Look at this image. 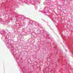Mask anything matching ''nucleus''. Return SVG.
I'll use <instances>...</instances> for the list:
<instances>
[{
	"label": "nucleus",
	"mask_w": 73,
	"mask_h": 73,
	"mask_svg": "<svg viewBox=\"0 0 73 73\" xmlns=\"http://www.w3.org/2000/svg\"><path fill=\"white\" fill-rule=\"evenodd\" d=\"M30 24H31L32 25H33V22L32 21H30Z\"/></svg>",
	"instance_id": "4"
},
{
	"label": "nucleus",
	"mask_w": 73,
	"mask_h": 73,
	"mask_svg": "<svg viewBox=\"0 0 73 73\" xmlns=\"http://www.w3.org/2000/svg\"><path fill=\"white\" fill-rule=\"evenodd\" d=\"M1 18H0V23H1Z\"/></svg>",
	"instance_id": "5"
},
{
	"label": "nucleus",
	"mask_w": 73,
	"mask_h": 73,
	"mask_svg": "<svg viewBox=\"0 0 73 73\" xmlns=\"http://www.w3.org/2000/svg\"><path fill=\"white\" fill-rule=\"evenodd\" d=\"M51 20L53 21V20H52V19H51Z\"/></svg>",
	"instance_id": "9"
},
{
	"label": "nucleus",
	"mask_w": 73,
	"mask_h": 73,
	"mask_svg": "<svg viewBox=\"0 0 73 73\" xmlns=\"http://www.w3.org/2000/svg\"><path fill=\"white\" fill-rule=\"evenodd\" d=\"M21 17H24V16L22 15V16Z\"/></svg>",
	"instance_id": "7"
},
{
	"label": "nucleus",
	"mask_w": 73,
	"mask_h": 73,
	"mask_svg": "<svg viewBox=\"0 0 73 73\" xmlns=\"http://www.w3.org/2000/svg\"><path fill=\"white\" fill-rule=\"evenodd\" d=\"M27 4H29V3H27Z\"/></svg>",
	"instance_id": "8"
},
{
	"label": "nucleus",
	"mask_w": 73,
	"mask_h": 73,
	"mask_svg": "<svg viewBox=\"0 0 73 73\" xmlns=\"http://www.w3.org/2000/svg\"><path fill=\"white\" fill-rule=\"evenodd\" d=\"M65 50L66 52H67V50H66V49H65Z\"/></svg>",
	"instance_id": "6"
},
{
	"label": "nucleus",
	"mask_w": 73,
	"mask_h": 73,
	"mask_svg": "<svg viewBox=\"0 0 73 73\" xmlns=\"http://www.w3.org/2000/svg\"><path fill=\"white\" fill-rule=\"evenodd\" d=\"M15 59H16V60L17 61V62L18 65L20 66V61L19 60V58H17V57H15Z\"/></svg>",
	"instance_id": "2"
},
{
	"label": "nucleus",
	"mask_w": 73,
	"mask_h": 73,
	"mask_svg": "<svg viewBox=\"0 0 73 73\" xmlns=\"http://www.w3.org/2000/svg\"><path fill=\"white\" fill-rule=\"evenodd\" d=\"M4 41L5 42L6 44L7 45V46L8 48L10 49V50L12 53V54H13L15 52H14V50H13V47L12 46L11 44H9L8 43V39L7 38H6L4 40Z\"/></svg>",
	"instance_id": "1"
},
{
	"label": "nucleus",
	"mask_w": 73,
	"mask_h": 73,
	"mask_svg": "<svg viewBox=\"0 0 73 73\" xmlns=\"http://www.w3.org/2000/svg\"><path fill=\"white\" fill-rule=\"evenodd\" d=\"M0 34H1V35H5V31H0Z\"/></svg>",
	"instance_id": "3"
}]
</instances>
